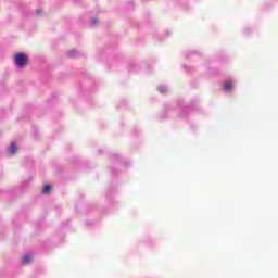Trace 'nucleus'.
Here are the masks:
<instances>
[{
  "instance_id": "nucleus-1",
  "label": "nucleus",
  "mask_w": 278,
  "mask_h": 278,
  "mask_svg": "<svg viewBox=\"0 0 278 278\" xmlns=\"http://www.w3.org/2000/svg\"><path fill=\"white\" fill-rule=\"evenodd\" d=\"M14 64L16 68L23 71L29 64V55L25 53H16L14 55Z\"/></svg>"
},
{
  "instance_id": "nucleus-2",
  "label": "nucleus",
  "mask_w": 278,
  "mask_h": 278,
  "mask_svg": "<svg viewBox=\"0 0 278 278\" xmlns=\"http://www.w3.org/2000/svg\"><path fill=\"white\" fill-rule=\"evenodd\" d=\"M225 92H231L236 88V85H233V81H226L223 86Z\"/></svg>"
},
{
  "instance_id": "nucleus-3",
  "label": "nucleus",
  "mask_w": 278,
  "mask_h": 278,
  "mask_svg": "<svg viewBox=\"0 0 278 278\" xmlns=\"http://www.w3.org/2000/svg\"><path fill=\"white\" fill-rule=\"evenodd\" d=\"M16 153H18V146L12 142L9 147V155H16Z\"/></svg>"
},
{
  "instance_id": "nucleus-4",
  "label": "nucleus",
  "mask_w": 278,
  "mask_h": 278,
  "mask_svg": "<svg viewBox=\"0 0 278 278\" xmlns=\"http://www.w3.org/2000/svg\"><path fill=\"white\" fill-rule=\"evenodd\" d=\"M31 262H34V257L30 254H25L22 257V263L23 264H31Z\"/></svg>"
},
{
  "instance_id": "nucleus-5",
  "label": "nucleus",
  "mask_w": 278,
  "mask_h": 278,
  "mask_svg": "<svg viewBox=\"0 0 278 278\" xmlns=\"http://www.w3.org/2000/svg\"><path fill=\"white\" fill-rule=\"evenodd\" d=\"M159 92H161V94H165V92H168V88L164 85H161L159 87Z\"/></svg>"
},
{
  "instance_id": "nucleus-6",
  "label": "nucleus",
  "mask_w": 278,
  "mask_h": 278,
  "mask_svg": "<svg viewBox=\"0 0 278 278\" xmlns=\"http://www.w3.org/2000/svg\"><path fill=\"white\" fill-rule=\"evenodd\" d=\"M51 192V185H46L42 189L43 194H49Z\"/></svg>"
},
{
  "instance_id": "nucleus-7",
  "label": "nucleus",
  "mask_w": 278,
  "mask_h": 278,
  "mask_svg": "<svg viewBox=\"0 0 278 278\" xmlns=\"http://www.w3.org/2000/svg\"><path fill=\"white\" fill-rule=\"evenodd\" d=\"M90 25H91V27H94L96 25H99V20H97V18L91 20Z\"/></svg>"
},
{
  "instance_id": "nucleus-8",
  "label": "nucleus",
  "mask_w": 278,
  "mask_h": 278,
  "mask_svg": "<svg viewBox=\"0 0 278 278\" xmlns=\"http://www.w3.org/2000/svg\"><path fill=\"white\" fill-rule=\"evenodd\" d=\"M40 14H42V10H37V15L40 16Z\"/></svg>"
}]
</instances>
